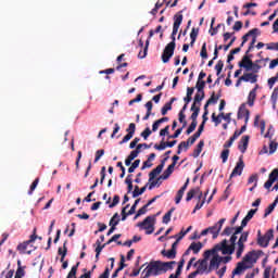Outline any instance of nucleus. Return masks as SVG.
I'll return each mask as SVG.
<instances>
[{
    "label": "nucleus",
    "instance_id": "nucleus-24",
    "mask_svg": "<svg viewBox=\"0 0 278 278\" xmlns=\"http://www.w3.org/2000/svg\"><path fill=\"white\" fill-rule=\"evenodd\" d=\"M243 81H250V84H257V75L253 73H245L241 76Z\"/></svg>",
    "mask_w": 278,
    "mask_h": 278
},
{
    "label": "nucleus",
    "instance_id": "nucleus-14",
    "mask_svg": "<svg viewBox=\"0 0 278 278\" xmlns=\"http://www.w3.org/2000/svg\"><path fill=\"white\" fill-rule=\"evenodd\" d=\"M277 179H278V168H275L269 174L268 180L264 184V188L266 190H270V188H273V184H275Z\"/></svg>",
    "mask_w": 278,
    "mask_h": 278
},
{
    "label": "nucleus",
    "instance_id": "nucleus-52",
    "mask_svg": "<svg viewBox=\"0 0 278 278\" xmlns=\"http://www.w3.org/2000/svg\"><path fill=\"white\" fill-rule=\"evenodd\" d=\"M203 249V244H191L189 251H193L194 254L199 253Z\"/></svg>",
    "mask_w": 278,
    "mask_h": 278
},
{
    "label": "nucleus",
    "instance_id": "nucleus-36",
    "mask_svg": "<svg viewBox=\"0 0 278 278\" xmlns=\"http://www.w3.org/2000/svg\"><path fill=\"white\" fill-rule=\"evenodd\" d=\"M132 175H128L125 179V184L127 185V193L134 190V180L131 179Z\"/></svg>",
    "mask_w": 278,
    "mask_h": 278
},
{
    "label": "nucleus",
    "instance_id": "nucleus-2",
    "mask_svg": "<svg viewBox=\"0 0 278 278\" xmlns=\"http://www.w3.org/2000/svg\"><path fill=\"white\" fill-rule=\"evenodd\" d=\"M225 220L227 219L222 218L214 226L205 228L200 233L194 232L193 236H191V240H197L199 238H211L212 240H216L220 233V229H223V225H225Z\"/></svg>",
    "mask_w": 278,
    "mask_h": 278
},
{
    "label": "nucleus",
    "instance_id": "nucleus-11",
    "mask_svg": "<svg viewBox=\"0 0 278 278\" xmlns=\"http://www.w3.org/2000/svg\"><path fill=\"white\" fill-rule=\"evenodd\" d=\"M253 58V54H249L245 52V55H243L241 62H239L240 68H245V71H251V66H253V61L251 60Z\"/></svg>",
    "mask_w": 278,
    "mask_h": 278
},
{
    "label": "nucleus",
    "instance_id": "nucleus-53",
    "mask_svg": "<svg viewBox=\"0 0 278 278\" xmlns=\"http://www.w3.org/2000/svg\"><path fill=\"white\" fill-rule=\"evenodd\" d=\"M103 249H105V244H98L96 248V262H99V256L101 255V251H103Z\"/></svg>",
    "mask_w": 278,
    "mask_h": 278
},
{
    "label": "nucleus",
    "instance_id": "nucleus-51",
    "mask_svg": "<svg viewBox=\"0 0 278 278\" xmlns=\"http://www.w3.org/2000/svg\"><path fill=\"white\" fill-rule=\"evenodd\" d=\"M220 157H222L223 164H225L227 160H229V149L223 150Z\"/></svg>",
    "mask_w": 278,
    "mask_h": 278
},
{
    "label": "nucleus",
    "instance_id": "nucleus-4",
    "mask_svg": "<svg viewBox=\"0 0 278 278\" xmlns=\"http://www.w3.org/2000/svg\"><path fill=\"white\" fill-rule=\"evenodd\" d=\"M153 223H155V217L148 216L142 222L137 224V227L144 229L146 233L148 236H151V233H153V231H155V227H153Z\"/></svg>",
    "mask_w": 278,
    "mask_h": 278
},
{
    "label": "nucleus",
    "instance_id": "nucleus-26",
    "mask_svg": "<svg viewBox=\"0 0 278 278\" xmlns=\"http://www.w3.org/2000/svg\"><path fill=\"white\" fill-rule=\"evenodd\" d=\"M177 264L175 261L172 262H161L160 261V267H161V273H166L167 270H173V265Z\"/></svg>",
    "mask_w": 278,
    "mask_h": 278
},
{
    "label": "nucleus",
    "instance_id": "nucleus-38",
    "mask_svg": "<svg viewBox=\"0 0 278 278\" xmlns=\"http://www.w3.org/2000/svg\"><path fill=\"white\" fill-rule=\"evenodd\" d=\"M67 253H68V248H66V245L60 247L58 249V254L61 255V262H64V257H66Z\"/></svg>",
    "mask_w": 278,
    "mask_h": 278
},
{
    "label": "nucleus",
    "instance_id": "nucleus-23",
    "mask_svg": "<svg viewBox=\"0 0 278 278\" xmlns=\"http://www.w3.org/2000/svg\"><path fill=\"white\" fill-rule=\"evenodd\" d=\"M205 99V91H197L192 105L201 108V101Z\"/></svg>",
    "mask_w": 278,
    "mask_h": 278
},
{
    "label": "nucleus",
    "instance_id": "nucleus-20",
    "mask_svg": "<svg viewBox=\"0 0 278 278\" xmlns=\"http://www.w3.org/2000/svg\"><path fill=\"white\" fill-rule=\"evenodd\" d=\"M162 255H164L168 260H175V257L177 255V244H172V249L168 251L163 250Z\"/></svg>",
    "mask_w": 278,
    "mask_h": 278
},
{
    "label": "nucleus",
    "instance_id": "nucleus-40",
    "mask_svg": "<svg viewBox=\"0 0 278 278\" xmlns=\"http://www.w3.org/2000/svg\"><path fill=\"white\" fill-rule=\"evenodd\" d=\"M195 88L198 92H205V80H199L195 84Z\"/></svg>",
    "mask_w": 278,
    "mask_h": 278
},
{
    "label": "nucleus",
    "instance_id": "nucleus-61",
    "mask_svg": "<svg viewBox=\"0 0 278 278\" xmlns=\"http://www.w3.org/2000/svg\"><path fill=\"white\" fill-rule=\"evenodd\" d=\"M140 240H142L141 237L134 236L132 239L126 240V241L124 242V244H132L134 242H140Z\"/></svg>",
    "mask_w": 278,
    "mask_h": 278
},
{
    "label": "nucleus",
    "instance_id": "nucleus-55",
    "mask_svg": "<svg viewBox=\"0 0 278 278\" xmlns=\"http://www.w3.org/2000/svg\"><path fill=\"white\" fill-rule=\"evenodd\" d=\"M224 66H225V63L219 60L215 65V71L217 72V75H220V73H223Z\"/></svg>",
    "mask_w": 278,
    "mask_h": 278
},
{
    "label": "nucleus",
    "instance_id": "nucleus-54",
    "mask_svg": "<svg viewBox=\"0 0 278 278\" xmlns=\"http://www.w3.org/2000/svg\"><path fill=\"white\" fill-rule=\"evenodd\" d=\"M140 166V159L136 160L130 167L128 168V173H135L136 168Z\"/></svg>",
    "mask_w": 278,
    "mask_h": 278
},
{
    "label": "nucleus",
    "instance_id": "nucleus-5",
    "mask_svg": "<svg viewBox=\"0 0 278 278\" xmlns=\"http://www.w3.org/2000/svg\"><path fill=\"white\" fill-rule=\"evenodd\" d=\"M175 47H177V43L175 42H169L166 45L161 56L163 64H168V62H170V58L175 55Z\"/></svg>",
    "mask_w": 278,
    "mask_h": 278
},
{
    "label": "nucleus",
    "instance_id": "nucleus-1",
    "mask_svg": "<svg viewBox=\"0 0 278 278\" xmlns=\"http://www.w3.org/2000/svg\"><path fill=\"white\" fill-rule=\"evenodd\" d=\"M264 256V251L262 250H252L248 252L242 261L237 263L236 268L232 270V277L233 278L236 275L240 276L243 275L245 270H249L257 264V261L260 257Z\"/></svg>",
    "mask_w": 278,
    "mask_h": 278
},
{
    "label": "nucleus",
    "instance_id": "nucleus-47",
    "mask_svg": "<svg viewBox=\"0 0 278 278\" xmlns=\"http://www.w3.org/2000/svg\"><path fill=\"white\" fill-rule=\"evenodd\" d=\"M247 240H249V231H244L241 233L237 244H243L244 242H247Z\"/></svg>",
    "mask_w": 278,
    "mask_h": 278
},
{
    "label": "nucleus",
    "instance_id": "nucleus-58",
    "mask_svg": "<svg viewBox=\"0 0 278 278\" xmlns=\"http://www.w3.org/2000/svg\"><path fill=\"white\" fill-rule=\"evenodd\" d=\"M166 142H164V139L160 142V144H154V149H156V151H164V149H166Z\"/></svg>",
    "mask_w": 278,
    "mask_h": 278
},
{
    "label": "nucleus",
    "instance_id": "nucleus-57",
    "mask_svg": "<svg viewBox=\"0 0 278 278\" xmlns=\"http://www.w3.org/2000/svg\"><path fill=\"white\" fill-rule=\"evenodd\" d=\"M152 131L151 128L147 127L142 132H141V138L148 140L149 136H151Z\"/></svg>",
    "mask_w": 278,
    "mask_h": 278
},
{
    "label": "nucleus",
    "instance_id": "nucleus-60",
    "mask_svg": "<svg viewBox=\"0 0 278 278\" xmlns=\"http://www.w3.org/2000/svg\"><path fill=\"white\" fill-rule=\"evenodd\" d=\"M255 275H260V268H254L251 273H248L245 278H255Z\"/></svg>",
    "mask_w": 278,
    "mask_h": 278
},
{
    "label": "nucleus",
    "instance_id": "nucleus-22",
    "mask_svg": "<svg viewBox=\"0 0 278 278\" xmlns=\"http://www.w3.org/2000/svg\"><path fill=\"white\" fill-rule=\"evenodd\" d=\"M277 204H278V195L276 197L274 202L271 204H269L268 207L265 208L263 218H267L268 216H270V214H273V212H275V207H277Z\"/></svg>",
    "mask_w": 278,
    "mask_h": 278
},
{
    "label": "nucleus",
    "instance_id": "nucleus-48",
    "mask_svg": "<svg viewBox=\"0 0 278 278\" xmlns=\"http://www.w3.org/2000/svg\"><path fill=\"white\" fill-rule=\"evenodd\" d=\"M38 184H40V178H36L33 184L30 185V189L28 191V194H34V190L38 188Z\"/></svg>",
    "mask_w": 278,
    "mask_h": 278
},
{
    "label": "nucleus",
    "instance_id": "nucleus-63",
    "mask_svg": "<svg viewBox=\"0 0 278 278\" xmlns=\"http://www.w3.org/2000/svg\"><path fill=\"white\" fill-rule=\"evenodd\" d=\"M261 68H262V65L252 62L250 71H252L253 73H260Z\"/></svg>",
    "mask_w": 278,
    "mask_h": 278
},
{
    "label": "nucleus",
    "instance_id": "nucleus-44",
    "mask_svg": "<svg viewBox=\"0 0 278 278\" xmlns=\"http://www.w3.org/2000/svg\"><path fill=\"white\" fill-rule=\"evenodd\" d=\"M207 105H216L218 103V97H216V92H212L211 98L206 101Z\"/></svg>",
    "mask_w": 278,
    "mask_h": 278
},
{
    "label": "nucleus",
    "instance_id": "nucleus-13",
    "mask_svg": "<svg viewBox=\"0 0 278 278\" xmlns=\"http://www.w3.org/2000/svg\"><path fill=\"white\" fill-rule=\"evenodd\" d=\"M17 251L21 255H31L36 251V247L34 244H18Z\"/></svg>",
    "mask_w": 278,
    "mask_h": 278
},
{
    "label": "nucleus",
    "instance_id": "nucleus-16",
    "mask_svg": "<svg viewBox=\"0 0 278 278\" xmlns=\"http://www.w3.org/2000/svg\"><path fill=\"white\" fill-rule=\"evenodd\" d=\"M236 42V37H232L230 42L226 46H215V50H214V58L213 60H217L218 59V51L223 50L224 51H229V49L233 46V43Z\"/></svg>",
    "mask_w": 278,
    "mask_h": 278
},
{
    "label": "nucleus",
    "instance_id": "nucleus-46",
    "mask_svg": "<svg viewBox=\"0 0 278 278\" xmlns=\"http://www.w3.org/2000/svg\"><path fill=\"white\" fill-rule=\"evenodd\" d=\"M233 233H236V228L228 226L223 230L222 236H233Z\"/></svg>",
    "mask_w": 278,
    "mask_h": 278
},
{
    "label": "nucleus",
    "instance_id": "nucleus-19",
    "mask_svg": "<svg viewBox=\"0 0 278 278\" xmlns=\"http://www.w3.org/2000/svg\"><path fill=\"white\" fill-rule=\"evenodd\" d=\"M142 147H143V149H151V146H149V144H147V143H139V144L136 147V149L130 152V154L128 155V157H129L130 160H134L135 157H137L138 155H140Z\"/></svg>",
    "mask_w": 278,
    "mask_h": 278
},
{
    "label": "nucleus",
    "instance_id": "nucleus-35",
    "mask_svg": "<svg viewBox=\"0 0 278 278\" xmlns=\"http://www.w3.org/2000/svg\"><path fill=\"white\" fill-rule=\"evenodd\" d=\"M199 36V28L193 27L190 33L191 42L190 46L194 47V42H197V37Z\"/></svg>",
    "mask_w": 278,
    "mask_h": 278
},
{
    "label": "nucleus",
    "instance_id": "nucleus-15",
    "mask_svg": "<svg viewBox=\"0 0 278 278\" xmlns=\"http://www.w3.org/2000/svg\"><path fill=\"white\" fill-rule=\"evenodd\" d=\"M190 185V178H187L185 185L177 191L175 203L179 205L181 203V199H184V193L188 190V186Z\"/></svg>",
    "mask_w": 278,
    "mask_h": 278
},
{
    "label": "nucleus",
    "instance_id": "nucleus-12",
    "mask_svg": "<svg viewBox=\"0 0 278 278\" xmlns=\"http://www.w3.org/2000/svg\"><path fill=\"white\" fill-rule=\"evenodd\" d=\"M251 116V111H249V109H247V104H241V106L239 108L238 114H237V118L242 119L245 118V125L249 123V118Z\"/></svg>",
    "mask_w": 278,
    "mask_h": 278
},
{
    "label": "nucleus",
    "instance_id": "nucleus-27",
    "mask_svg": "<svg viewBox=\"0 0 278 278\" xmlns=\"http://www.w3.org/2000/svg\"><path fill=\"white\" fill-rule=\"evenodd\" d=\"M37 231H38V228H34L33 233L29 237V240L24 241L23 244H31L36 242V240H42V237H39L38 235H36Z\"/></svg>",
    "mask_w": 278,
    "mask_h": 278
},
{
    "label": "nucleus",
    "instance_id": "nucleus-9",
    "mask_svg": "<svg viewBox=\"0 0 278 278\" xmlns=\"http://www.w3.org/2000/svg\"><path fill=\"white\" fill-rule=\"evenodd\" d=\"M198 195V200L201 201V199H203V191H201V188L199 187H195L193 189H190L188 192H187V198H186V201L187 202H190L192 201V199H194V197Z\"/></svg>",
    "mask_w": 278,
    "mask_h": 278
},
{
    "label": "nucleus",
    "instance_id": "nucleus-28",
    "mask_svg": "<svg viewBox=\"0 0 278 278\" xmlns=\"http://www.w3.org/2000/svg\"><path fill=\"white\" fill-rule=\"evenodd\" d=\"M203 147H205V141L200 140L195 149L193 150L192 157H199L201 155V152L203 151Z\"/></svg>",
    "mask_w": 278,
    "mask_h": 278
},
{
    "label": "nucleus",
    "instance_id": "nucleus-30",
    "mask_svg": "<svg viewBox=\"0 0 278 278\" xmlns=\"http://www.w3.org/2000/svg\"><path fill=\"white\" fill-rule=\"evenodd\" d=\"M192 229V226H189L186 230H181L178 235H175L173 238H175V242L173 244H179L180 240L184 239V236L188 233Z\"/></svg>",
    "mask_w": 278,
    "mask_h": 278
},
{
    "label": "nucleus",
    "instance_id": "nucleus-8",
    "mask_svg": "<svg viewBox=\"0 0 278 278\" xmlns=\"http://www.w3.org/2000/svg\"><path fill=\"white\" fill-rule=\"evenodd\" d=\"M251 219L248 217H244L241 222V226H238L233 232V235L230 237V244H236L237 240H238V233H242L244 227H247V225H249V222Z\"/></svg>",
    "mask_w": 278,
    "mask_h": 278
},
{
    "label": "nucleus",
    "instance_id": "nucleus-43",
    "mask_svg": "<svg viewBox=\"0 0 278 278\" xmlns=\"http://www.w3.org/2000/svg\"><path fill=\"white\" fill-rule=\"evenodd\" d=\"M200 56L202 58V60H207V43L204 42L202 45L201 51H200Z\"/></svg>",
    "mask_w": 278,
    "mask_h": 278
},
{
    "label": "nucleus",
    "instance_id": "nucleus-21",
    "mask_svg": "<svg viewBox=\"0 0 278 278\" xmlns=\"http://www.w3.org/2000/svg\"><path fill=\"white\" fill-rule=\"evenodd\" d=\"M257 88H260L258 85H256L249 93L248 97V105H250V108H253L254 103H255V99L257 97Z\"/></svg>",
    "mask_w": 278,
    "mask_h": 278
},
{
    "label": "nucleus",
    "instance_id": "nucleus-32",
    "mask_svg": "<svg viewBox=\"0 0 278 278\" xmlns=\"http://www.w3.org/2000/svg\"><path fill=\"white\" fill-rule=\"evenodd\" d=\"M162 170H164L162 168V165H157L154 169H152L150 173H149V181H153V179L160 175V173H162Z\"/></svg>",
    "mask_w": 278,
    "mask_h": 278
},
{
    "label": "nucleus",
    "instance_id": "nucleus-33",
    "mask_svg": "<svg viewBox=\"0 0 278 278\" xmlns=\"http://www.w3.org/2000/svg\"><path fill=\"white\" fill-rule=\"evenodd\" d=\"M181 23H184V14L181 11L174 15V27H180Z\"/></svg>",
    "mask_w": 278,
    "mask_h": 278
},
{
    "label": "nucleus",
    "instance_id": "nucleus-59",
    "mask_svg": "<svg viewBox=\"0 0 278 278\" xmlns=\"http://www.w3.org/2000/svg\"><path fill=\"white\" fill-rule=\"evenodd\" d=\"M242 253H244V244H239L237 249V260H240V257H242Z\"/></svg>",
    "mask_w": 278,
    "mask_h": 278
},
{
    "label": "nucleus",
    "instance_id": "nucleus-6",
    "mask_svg": "<svg viewBox=\"0 0 278 278\" xmlns=\"http://www.w3.org/2000/svg\"><path fill=\"white\" fill-rule=\"evenodd\" d=\"M275 238V230L269 229L262 235V230H257V244H269L270 241Z\"/></svg>",
    "mask_w": 278,
    "mask_h": 278
},
{
    "label": "nucleus",
    "instance_id": "nucleus-7",
    "mask_svg": "<svg viewBox=\"0 0 278 278\" xmlns=\"http://www.w3.org/2000/svg\"><path fill=\"white\" fill-rule=\"evenodd\" d=\"M212 251H215V253L217 251H222V255H233L236 252V244H217L214 249H212Z\"/></svg>",
    "mask_w": 278,
    "mask_h": 278
},
{
    "label": "nucleus",
    "instance_id": "nucleus-10",
    "mask_svg": "<svg viewBox=\"0 0 278 278\" xmlns=\"http://www.w3.org/2000/svg\"><path fill=\"white\" fill-rule=\"evenodd\" d=\"M213 255L211 262H210V266H208V270L206 271V275H210V273H212V270H215L216 268H218V266H220V262H223V257L218 256V254H211Z\"/></svg>",
    "mask_w": 278,
    "mask_h": 278
},
{
    "label": "nucleus",
    "instance_id": "nucleus-18",
    "mask_svg": "<svg viewBox=\"0 0 278 278\" xmlns=\"http://www.w3.org/2000/svg\"><path fill=\"white\" fill-rule=\"evenodd\" d=\"M249 140H251V137L249 135H245L241 137L238 149L241 151V153H247V149H249Z\"/></svg>",
    "mask_w": 278,
    "mask_h": 278
},
{
    "label": "nucleus",
    "instance_id": "nucleus-39",
    "mask_svg": "<svg viewBox=\"0 0 278 278\" xmlns=\"http://www.w3.org/2000/svg\"><path fill=\"white\" fill-rule=\"evenodd\" d=\"M173 212H175V207H172L164 216H163V223L165 225H168L170 223V217L173 216Z\"/></svg>",
    "mask_w": 278,
    "mask_h": 278
},
{
    "label": "nucleus",
    "instance_id": "nucleus-17",
    "mask_svg": "<svg viewBox=\"0 0 278 278\" xmlns=\"http://www.w3.org/2000/svg\"><path fill=\"white\" fill-rule=\"evenodd\" d=\"M243 170H244V161L242 160V157H240L237 165L232 169V173L230 174V179L232 177H237V175H242Z\"/></svg>",
    "mask_w": 278,
    "mask_h": 278
},
{
    "label": "nucleus",
    "instance_id": "nucleus-34",
    "mask_svg": "<svg viewBox=\"0 0 278 278\" xmlns=\"http://www.w3.org/2000/svg\"><path fill=\"white\" fill-rule=\"evenodd\" d=\"M257 34H260V29L258 28H253V29L249 30L245 35H243L242 41L243 42H249V37L252 36V38H253Z\"/></svg>",
    "mask_w": 278,
    "mask_h": 278
},
{
    "label": "nucleus",
    "instance_id": "nucleus-31",
    "mask_svg": "<svg viewBox=\"0 0 278 278\" xmlns=\"http://www.w3.org/2000/svg\"><path fill=\"white\" fill-rule=\"evenodd\" d=\"M191 112H192V114H191L190 118L192 122L197 123V118H199V114L201 112V106H197V105L192 104Z\"/></svg>",
    "mask_w": 278,
    "mask_h": 278
},
{
    "label": "nucleus",
    "instance_id": "nucleus-3",
    "mask_svg": "<svg viewBox=\"0 0 278 278\" xmlns=\"http://www.w3.org/2000/svg\"><path fill=\"white\" fill-rule=\"evenodd\" d=\"M215 253L216 250H207L204 252V258L199 260L197 263H194V266H197V273H199L200 275H204V273L207 274V270H210V268H207V260H210V257H212V255H214Z\"/></svg>",
    "mask_w": 278,
    "mask_h": 278
},
{
    "label": "nucleus",
    "instance_id": "nucleus-42",
    "mask_svg": "<svg viewBox=\"0 0 278 278\" xmlns=\"http://www.w3.org/2000/svg\"><path fill=\"white\" fill-rule=\"evenodd\" d=\"M170 110H173V105L168 102L165 103L164 106L161 109L162 116H166V114H168Z\"/></svg>",
    "mask_w": 278,
    "mask_h": 278
},
{
    "label": "nucleus",
    "instance_id": "nucleus-29",
    "mask_svg": "<svg viewBox=\"0 0 278 278\" xmlns=\"http://www.w3.org/2000/svg\"><path fill=\"white\" fill-rule=\"evenodd\" d=\"M148 186L149 184L144 185L142 188L135 186V189L132 191V198L137 199V197H140V194H144V192H147Z\"/></svg>",
    "mask_w": 278,
    "mask_h": 278
},
{
    "label": "nucleus",
    "instance_id": "nucleus-50",
    "mask_svg": "<svg viewBox=\"0 0 278 278\" xmlns=\"http://www.w3.org/2000/svg\"><path fill=\"white\" fill-rule=\"evenodd\" d=\"M211 118H212V122L215 123V127H218V125L223 123V119L218 115H216V113H213Z\"/></svg>",
    "mask_w": 278,
    "mask_h": 278
},
{
    "label": "nucleus",
    "instance_id": "nucleus-62",
    "mask_svg": "<svg viewBox=\"0 0 278 278\" xmlns=\"http://www.w3.org/2000/svg\"><path fill=\"white\" fill-rule=\"evenodd\" d=\"M134 138L132 132H128L121 141L119 144H125V142H129V140Z\"/></svg>",
    "mask_w": 278,
    "mask_h": 278
},
{
    "label": "nucleus",
    "instance_id": "nucleus-41",
    "mask_svg": "<svg viewBox=\"0 0 278 278\" xmlns=\"http://www.w3.org/2000/svg\"><path fill=\"white\" fill-rule=\"evenodd\" d=\"M148 51H149V39L146 41V47H144V49H143V52L140 51V52L138 53V58H139L140 60H144V58H147Z\"/></svg>",
    "mask_w": 278,
    "mask_h": 278
},
{
    "label": "nucleus",
    "instance_id": "nucleus-49",
    "mask_svg": "<svg viewBox=\"0 0 278 278\" xmlns=\"http://www.w3.org/2000/svg\"><path fill=\"white\" fill-rule=\"evenodd\" d=\"M197 125H199V122H191L190 126L186 130L187 136H190V134L197 129Z\"/></svg>",
    "mask_w": 278,
    "mask_h": 278
},
{
    "label": "nucleus",
    "instance_id": "nucleus-45",
    "mask_svg": "<svg viewBox=\"0 0 278 278\" xmlns=\"http://www.w3.org/2000/svg\"><path fill=\"white\" fill-rule=\"evenodd\" d=\"M277 148H278L277 140H270V142H269V155H273V153H275V151H277Z\"/></svg>",
    "mask_w": 278,
    "mask_h": 278
},
{
    "label": "nucleus",
    "instance_id": "nucleus-56",
    "mask_svg": "<svg viewBox=\"0 0 278 278\" xmlns=\"http://www.w3.org/2000/svg\"><path fill=\"white\" fill-rule=\"evenodd\" d=\"M148 207H149V206L146 204V205H143L141 208H139L138 212H137V214L135 215V219L138 218V217H140V216H142V215H144V214H147V208H148Z\"/></svg>",
    "mask_w": 278,
    "mask_h": 278
},
{
    "label": "nucleus",
    "instance_id": "nucleus-37",
    "mask_svg": "<svg viewBox=\"0 0 278 278\" xmlns=\"http://www.w3.org/2000/svg\"><path fill=\"white\" fill-rule=\"evenodd\" d=\"M79 268V262L76 263L67 274L66 278H77V269Z\"/></svg>",
    "mask_w": 278,
    "mask_h": 278
},
{
    "label": "nucleus",
    "instance_id": "nucleus-25",
    "mask_svg": "<svg viewBox=\"0 0 278 278\" xmlns=\"http://www.w3.org/2000/svg\"><path fill=\"white\" fill-rule=\"evenodd\" d=\"M174 170H175V165H168V167L164 170L163 175H161L160 178H157V181H160V179H163V180L168 179V177L173 175Z\"/></svg>",
    "mask_w": 278,
    "mask_h": 278
},
{
    "label": "nucleus",
    "instance_id": "nucleus-64",
    "mask_svg": "<svg viewBox=\"0 0 278 278\" xmlns=\"http://www.w3.org/2000/svg\"><path fill=\"white\" fill-rule=\"evenodd\" d=\"M110 267H106L102 275L99 276V278H110Z\"/></svg>",
    "mask_w": 278,
    "mask_h": 278
}]
</instances>
